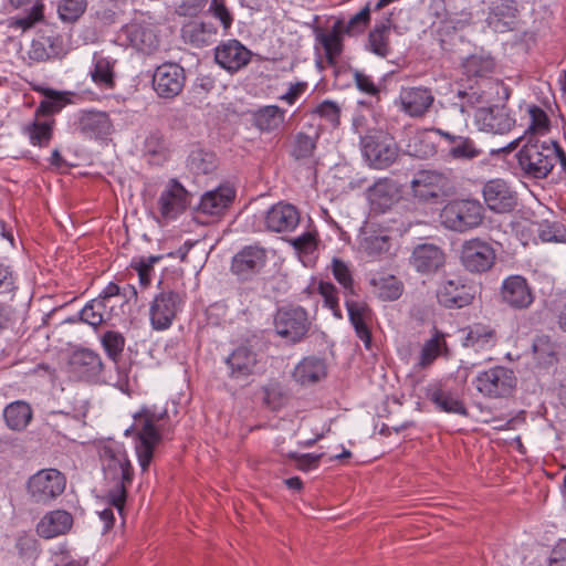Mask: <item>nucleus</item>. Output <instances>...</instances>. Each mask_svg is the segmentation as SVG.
I'll list each match as a JSON object with an SVG mask.
<instances>
[{
    "mask_svg": "<svg viewBox=\"0 0 566 566\" xmlns=\"http://www.w3.org/2000/svg\"><path fill=\"white\" fill-rule=\"evenodd\" d=\"M99 460L105 481L113 484L106 493L107 503L122 514L133 483L134 468L125 448L116 442L101 447Z\"/></svg>",
    "mask_w": 566,
    "mask_h": 566,
    "instance_id": "1",
    "label": "nucleus"
},
{
    "mask_svg": "<svg viewBox=\"0 0 566 566\" xmlns=\"http://www.w3.org/2000/svg\"><path fill=\"white\" fill-rule=\"evenodd\" d=\"M134 423L125 430V436H135V450L142 471H147L154 458L156 446L163 439L165 422L169 419L167 410L157 412L149 407H142L133 416Z\"/></svg>",
    "mask_w": 566,
    "mask_h": 566,
    "instance_id": "2",
    "label": "nucleus"
},
{
    "mask_svg": "<svg viewBox=\"0 0 566 566\" xmlns=\"http://www.w3.org/2000/svg\"><path fill=\"white\" fill-rule=\"evenodd\" d=\"M556 142H541L531 136L517 153V163L525 176L546 178L555 166Z\"/></svg>",
    "mask_w": 566,
    "mask_h": 566,
    "instance_id": "3",
    "label": "nucleus"
},
{
    "mask_svg": "<svg viewBox=\"0 0 566 566\" xmlns=\"http://www.w3.org/2000/svg\"><path fill=\"white\" fill-rule=\"evenodd\" d=\"M484 219L483 206L474 199H454L440 212L441 224L451 231L467 232L478 228Z\"/></svg>",
    "mask_w": 566,
    "mask_h": 566,
    "instance_id": "4",
    "label": "nucleus"
},
{
    "mask_svg": "<svg viewBox=\"0 0 566 566\" xmlns=\"http://www.w3.org/2000/svg\"><path fill=\"white\" fill-rule=\"evenodd\" d=\"M410 189L418 201L433 203L455 192L450 174L439 170H419L410 182Z\"/></svg>",
    "mask_w": 566,
    "mask_h": 566,
    "instance_id": "5",
    "label": "nucleus"
},
{
    "mask_svg": "<svg viewBox=\"0 0 566 566\" xmlns=\"http://www.w3.org/2000/svg\"><path fill=\"white\" fill-rule=\"evenodd\" d=\"M360 147L369 166L386 169L398 158L399 148L395 139L384 130H371L360 136Z\"/></svg>",
    "mask_w": 566,
    "mask_h": 566,
    "instance_id": "6",
    "label": "nucleus"
},
{
    "mask_svg": "<svg viewBox=\"0 0 566 566\" xmlns=\"http://www.w3.org/2000/svg\"><path fill=\"white\" fill-rule=\"evenodd\" d=\"M66 488L65 475L56 469H42L31 475L27 482V492L33 503L49 505Z\"/></svg>",
    "mask_w": 566,
    "mask_h": 566,
    "instance_id": "7",
    "label": "nucleus"
},
{
    "mask_svg": "<svg viewBox=\"0 0 566 566\" xmlns=\"http://www.w3.org/2000/svg\"><path fill=\"white\" fill-rule=\"evenodd\" d=\"M476 390L486 398H503L512 394L516 385V377L512 369L494 366L481 371L473 380Z\"/></svg>",
    "mask_w": 566,
    "mask_h": 566,
    "instance_id": "8",
    "label": "nucleus"
},
{
    "mask_svg": "<svg viewBox=\"0 0 566 566\" xmlns=\"http://www.w3.org/2000/svg\"><path fill=\"white\" fill-rule=\"evenodd\" d=\"M63 35L52 27L38 30L27 52L31 62L41 63L62 59L66 54Z\"/></svg>",
    "mask_w": 566,
    "mask_h": 566,
    "instance_id": "9",
    "label": "nucleus"
},
{
    "mask_svg": "<svg viewBox=\"0 0 566 566\" xmlns=\"http://www.w3.org/2000/svg\"><path fill=\"white\" fill-rule=\"evenodd\" d=\"M274 327L282 338L298 343L310 329L307 312L301 306H282L274 316Z\"/></svg>",
    "mask_w": 566,
    "mask_h": 566,
    "instance_id": "10",
    "label": "nucleus"
},
{
    "mask_svg": "<svg viewBox=\"0 0 566 566\" xmlns=\"http://www.w3.org/2000/svg\"><path fill=\"white\" fill-rule=\"evenodd\" d=\"M184 298L175 291H161L153 300L149 308L151 327L155 331H166L181 310Z\"/></svg>",
    "mask_w": 566,
    "mask_h": 566,
    "instance_id": "11",
    "label": "nucleus"
},
{
    "mask_svg": "<svg viewBox=\"0 0 566 566\" xmlns=\"http://www.w3.org/2000/svg\"><path fill=\"white\" fill-rule=\"evenodd\" d=\"M495 250L479 238L467 240L461 247V263L470 273H484L492 269L495 262Z\"/></svg>",
    "mask_w": 566,
    "mask_h": 566,
    "instance_id": "12",
    "label": "nucleus"
},
{
    "mask_svg": "<svg viewBox=\"0 0 566 566\" xmlns=\"http://www.w3.org/2000/svg\"><path fill=\"white\" fill-rule=\"evenodd\" d=\"M268 253L259 243L243 247L231 260V272L241 281L252 280L264 268Z\"/></svg>",
    "mask_w": 566,
    "mask_h": 566,
    "instance_id": "13",
    "label": "nucleus"
},
{
    "mask_svg": "<svg viewBox=\"0 0 566 566\" xmlns=\"http://www.w3.org/2000/svg\"><path fill=\"white\" fill-rule=\"evenodd\" d=\"M151 83L159 97L171 99L178 96L185 87V70L177 63H164L156 67Z\"/></svg>",
    "mask_w": 566,
    "mask_h": 566,
    "instance_id": "14",
    "label": "nucleus"
},
{
    "mask_svg": "<svg viewBox=\"0 0 566 566\" xmlns=\"http://www.w3.org/2000/svg\"><path fill=\"white\" fill-rule=\"evenodd\" d=\"M501 302L515 311L531 307L535 301V293L527 280L522 275L505 277L500 287Z\"/></svg>",
    "mask_w": 566,
    "mask_h": 566,
    "instance_id": "15",
    "label": "nucleus"
},
{
    "mask_svg": "<svg viewBox=\"0 0 566 566\" xmlns=\"http://www.w3.org/2000/svg\"><path fill=\"white\" fill-rule=\"evenodd\" d=\"M473 117L478 129L485 133L503 135L515 126V119L504 105L476 107Z\"/></svg>",
    "mask_w": 566,
    "mask_h": 566,
    "instance_id": "16",
    "label": "nucleus"
},
{
    "mask_svg": "<svg viewBox=\"0 0 566 566\" xmlns=\"http://www.w3.org/2000/svg\"><path fill=\"white\" fill-rule=\"evenodd\" d=\"M482 196L486 207L496 213L511 212L517 206V195L501 178L488 180L482 187Z\"/></svg>",
    "mask_w": 566,
    "mask_h": 566,
    "instance_id": "17",
    "label": "nucleus"
},
{
    "mask_svg": "<svg viewBox=\"0 0 566 566\" xmlns=\"http://www.w3.org/2000/svg\"><path fill=\"white\" fill-rule=\"evenodd\" d=\"M189 197V192L177 179H170L157 201L161 218L174 220L184 213L190 203Z\"/></svg>",
    "mask_w": 566,
    "mask_h": 566,
    "instance_id": "18",
    "label": "nucleus"
},
{
    "mask_svg": "<svg viewBox=\"0 0 566 566\" xmlns=\"http://www.w3.org/2000/svg\"><path fill=\"white\" fill-rule=\"evenodd\" d=\"M315 50L322 49L328 65L335 66L344 52V35L339 22L327 29L319 25L313 28Z\"/></svg>",
    "mask_w": 566,
    "mask_h": 566,
    "instance_id": "19",
    "label": "nucleus"
},
{
    "mask_svg": "<svg viewBox=\"0 0 566 566\" xmlns=\"http://www.w3.org/2000/svg\"><path fill=\"white\" fill-rule=\"evenodd\" d=\"M518 13L515 0H496L490 6L485 22L496 33L514 31L518 27Z\"/></svg>",
    "mask_w": 566,
    "mask_h": 566,
    "instance_id": "20",
    "label": "nucleus"
},
{
    "mask_svg": "<svg viewBox=\"0 0 566 566\" xmlns=\"http://www.w3.org/2000/svg\"><path fill=\"white\" fill-rule=\"evenodd\" d=\"M252 53L238 40L221 42L214 49V61L229 73H235L247 66Z\"/></svg>",
    "mask_w": 566,
    "mask_h": 566,
    "instance_id": "21",
    "label": "nucleus"
},
{
    "mask_svg": "<svg viewBox=\"0 0 566 566\" xmlns=\"http://www.w3.org/2000/svg\"><path fill=\"white\" fill-rule=\"evenodd\" d=\"M76 129L87 138H105L113 132V123L108 113L96 109H83L77 114Z\"/></svg>",
    "mask_w": 566,
    "mask_h": 566,
    "instance_id": "22",
    "label": "nucleus"
},
{
    "mask_svg": "<svg viewBox=\"0 0 566 566\" xmlns=\"http://www.w3.org/2000/svg\"><path fill=\"white\" fill-rule=\"evenodd\" d=\"M70 373L82 380H94L103 370V363L97 353L87 348L74 350L69 359Z\"/></svg>",
    "mask_w": 566,
    "mask_h": 566,
    "instance_id": "23",
    "label": "nucleus"
},
{
    "mask_svg": "<svg viewBox=\"0 0 566 566\" xmlns=\"http://www.w3.org/2000/svg\"><path fill=\"white\" fill-rule=\"evenodd\" d=\"M120 36L138 52L151 54L159 46V40L149 24L132 22L124 25Z\"/></svg>",
    "mask_w": 566,
    "mask_h": 566,
    "instance_id": "24",
    "label": "nucleus"
},
{
    "mask_svg": "<svg viewBox=\"0 0 566 566\" xmlns=\"http://www.w3.org/2000/svg\"><path fill=\"white\" fill-rule=\"evenodd\" d=\"M434 97L427 87H402L399 93L401 111L410 117H422L431 107Z\"/></svg>",
    "mask_w": 566,
    "mask_h": 566,
    "instance_id": "25",
    "label": "nucleus"
},
{
    "mask_svg": "<svg viewBox=\"0 0 566 566\" xmlns=\"http://www.w3.org/2000/svg\"><path fill=\"white\" fill-rule=\"evenodd\" d=\"M300 223V212L291 203L279 202L265 213L264 224L271 232L293 231Z\"/></svg>",
    "mask_w": 566,
    "mask_h": 566,
    "instance_id": "26",
    "label": "nucleus"
},
{
    "mask_svg": "<svg viewBox=\"0 0 566 566\" xmlns=\"http://www.w3.org/2000/svg\"><path fill=\"white\" fill-rule=\"evenodd\" d=\"M367 199L371 210L386 212L398 198V186L390 178H379L367 189Z\"/></svg>",
    "mask_w": 566,
    "mask_h": 566,
    "instance_id": "27",
    "label": "nucleus"
},
{
    "mask_svg": "<svg viewBox=\"0 0 566 566\" xmlns=\"http://www.w3.org/2000/svg\"><path fill=\"white\" fill-rule=\"evenodd\" d=\"M73 516L65 510H54L44 514L36 525L38 534L45 539L66 534L73 526Z\"/></svg>",
    "mask_w": 566,
    "mask_h": 566,
    "instance_id": "28",
    "label": "nucleus"
},
{
    "mask_svg": "<svg viewBox=\"0 0 566 566\" xmlns=\"http://www.w3.org/2000/svg\"><path fill=\"white\" fill-rule=\"evenodd\" d=\"M410 263L420 273H434L444 264V253L434 244H419L413 249Z\"/></svg>",
    "mask_w": 566,
    "mask_h": 566,
    "instance_id": "29",
    "label": "nucleus"
},
{
    "mask_svg": "<svg viewBox=\"0 0 566 566\" xmlns=\"http://www.w3.org/2000/svg\"><path fill=\"white\" fill-rule=\"evenodd\" d=\"M232 379H242L251 376L258 364V354L248 346H239L227 358Z\"/></svg>",
    "mask_w": 566,
    "mask_h": 566,
    "instance_id": "30",
    "label": "nucleus"
},
{
    "mask_svg": "<svg viewBox=\"0 0 566 566\" xmlns=\"http://www.w3.org/2000/svg\"><path fill=\"white\" fill-rule=\"evenodd\" d=\"M346 307L356 336L364 343L366 348H369L371 344L369 324L373 318L370 307L366 303L355 301H346Z\"/></svg>",
    "mask_w": 566,
    "mask_h": 566,
    "instance_id": "31",
    "label": "nucleus"
},
{
    "mask_svg": "<svg viewBox=\"0 0 566 566\" xmlns=\"http://www.w3.org/2000/svg\"><path fill=\"white\" fill-rule=\"evenodd\" d=\"M439 303L447 308H462L473 301L471 287L458 281H447L438 291Z\"/></svg>",
    "mask_w": 566,
    "mask_h": 566,
    "instance_id": "32",
    "label": "nucleus"
},
{
    "mask_svg": "<svg viewBox=\"0 0 566 566\" xmlns=\"http://www.w3.org/2000/svg\"><path fill=\"white\" fill-rule=\"evenodd\" d=\"M234 197L235 191L232 187L220 186L201 197L198 210L208 216H220L228 209Z\"/></svg>",
    "mask_w": 566,
    "mask_h": 566,
    "instance_id": "33",
    "label": "nucleus"
},
{
    "mask_svg": "<svg viewBox=\"0 0 566 566\" xmlns=\"http://www.w3.org/2000/svg\"><path fill=\"white\" fill-rule=\"evenodd\" d=\"M115 65L116 60L104 56L102 53H94L93 66L90 71L93 83L102 90H114L116 86Z\"/></svg>",
    "mask_w": 566,
    "mask_h": 566,
    "instance_id": "34",
    "label": "nucleus"
},
{
    "mask_svg": "<svg viewBox=\"0 0 566 566\" xmlns=\"http://www.w3.org/2000/svg\"><path fill=\"white\" fill-rule=\"evenodd\" d=\"M559 346L548 335H537L532 344L535 366L539 369L551 368L558 363Z\"/></svg>",
    "mask_w": 566,
    "mask_h": 566,
    "instance_id": "35",
    "label": "nucleus"
},
{
    "mask_svg": "<svg viewBox=\"0 0 566 566\" xmlns=\"http://www.w3.org/2000/svg\"><path fill=\"white\" fill-rule=\"evenodd\" d=\"M54 126V118H40L34 115L33 120L23 125L21 132L32 146L45 148L53 138Z\"/></svg>",
    "mask_w": 566,
    "mask_h": 566,
    "instance_id": "36",
    "label": "nucleus"
},
{
    "mask_svg": "<svg viewBox=\"0 0 566 566\" xmlns=\"http://www.w3.org/2000/svg\"><path fill=\"white\" fill-rule=\"evenodd\" d=\"M326 375V364L317 357H305L293 371L295 381L302 386L314 385L324 379Z\"/></svg>",
    "mask_w": 566,
    "mask_h": 566,
    "instance_id": "37",
    "label": "nucleus"
},
{
    "mask_svg": "<svg viewBox=\"0 0 566 566\" xmlns=\"http://www.w3.org/2000/svg\"><path fill=\"white\" fill-rule=\"evenodd\" d=\"M392 27L391 14L374 25L369 31L367 42L370 52L380 57H387L391 53L389 34Z\"/></svg>",
    "mask_w": 566,
    "mask_h": 566,
    "instance_id": "38",
    "label": "nucleus"
},
{
    "mask_svg": "<svg viewBox=\"0 0 566 566\" xmlns=\"http://www.w3.org/2000/svg\"><path fill=\"white\" fill-rule=\"evenodd\" d=\"M373 293L382 301H396L403 292V284L390 274L375 273L369 277Z\"/></svg>",
    "mask_w": 566,
    "mask_h": 566,
    "instance_id": "39",
    "label": "nucleus"
},
{
    "mask_svg": "<svg viewBox=\"0 0 566 566\" xmlns=\"http://www.w3.org/2000/svg\"><path fill=\"white\" fill-rule=\"evenodd\" d=\"M285 120V111L277 105H266L252 113V123L260 132L272 133Z\"/></svg>",
    "mask_w": 566,
    "mask_h": 566,
    "instance_id": "40",
    "label": "nucleus"
},
{
    "mask_svg": "<svg viewBox=\"0 0 566 566\" xmlns=\"http://www.w3.org/2000/svg\"><path fill=\"white\" fill-rule=\"evenodd\" d=\"M3 418L10 430L23 431L33 418V410L29 402L17 400L6 406Z\"/></svg>",
    "mask_w": 566,
    "mask_h": 566,
    "instance_id": "41",
    "label": "nucleus"
},
{
    "mask_svg": "<svg viewBox=\"0 0 566 566\" xmlns=\"http://www.w3.org/2000/svg\"><path fill=\"white\" fill-rule=\"evenodd\" d=\"M182 38L195 46L210 44L217 35V28L210 22L191 21L181 29Z\"/></svg>",
    "mask_w": 566,
    "mask_h": 566,
    "instance_id": "42",
    "label": "nucleus"
},
{
    "mask_svg": "<svg viewBox=\"0 0 566 566\" xmlns=\"http://www.w3.org/2000/svg\"><path fill=\"white\" fill-rule=\"evenodd\" d=\"M427 396L440 411L468 416V409L463 401L451 391H447L441 387H433L428 390Z\"/></svg>",
    "mask_w": 566,
    "mask_h": 566,
    "instance_id": "43",
    "label": "nucleus"
},
{
    "mask_svg": "<svg viewBox=\"0 0 566 566\" xmlns=\"http://www.w3.org/2000/svg\"><path fill=\"white\" fill-rule=\"evenodd\" d=\"M44 95L36 107L34 115L40 118H53V116L62 111V108L70 102L66 97L67 93L57 92L52 88L38 90Z\"/></svg>",
    "mask_w": 566,
    "mask_h": 566,
    "instance_id": "44",
    "label": "nucleus"
},
{
    "mask_svg": "<svg viewBox=\"0 0 566 566\" xmlns=\"http://www.w3.org/2000/svg\"><path fill=\"white\" fill-rule=\"evenodd\" d=\"M496 344V333L493 328L484 325H473L470 327L463 345L476 352L490 349Z\"/></svg>",
    "mask_w": 566,
    "mask_h": 566,
    "instance_id": "45",
    "label": "nucleus"
},
{
    "mask_svg": "<svg viewBox=\"0 0 566 566\" xmlns=\"http://www.w3.org/2000/svg\"><path fill=\"white\" fill-rule=\"evenodd\" d=\"M318 138L319 133L316 129H313L312 134L298 132L292 140L290 155L295 160L311 159L314 156Z\"/></svg>",
    "mask_w": 566,
    "mask_h": 566,
    "instance_id": "46",
    "label": "nucleus"
},
{
    "mask_svg": "<svg viewBox=\"0 0 566 566\" xmlns=\"http://www.w3.org/2000/svg\"><path fill=\"white\" fill-rule=\"evenodd\" d=\"M443 352H448L444 334L434 329L431 338L424 342L419 357V366L426 368L430 366Z\"/></svg>",
    "mask_w": 566,
    "mask_h": 566,
    "instance_id": "47",
    "label": "nucleus"
},
{
    "mask_svg": "<svg viewBox=\"0 0 566 566\" xmlns=\"http://www.w3.org/2000/svg\"><path fill=\"white\" fill-rule=\"evenodd\" d=\"M468 76L484 77L495 69V61L490 55L472 54L463 63Z\"/></svg>",
    "mask_w": 566,
    "mask_h": 566,
    "instance_id": "48",
    "label": "nucleus"
},
{
    "mask_svg": "<svg viewBox=\"0 0 566 566\" xmlns=\"http://www.w3.org/2000/svg\"><path fill=\"white\" fill-rule=\"evenodd\" d=\"M144 151L150 160L157 164L167 160L169 157L168 144L160 132H153L146 137Z\"/></svg>",
    "mask_w": 566,
    "mask_h": 566,
    "instance_id": "49",
    "label": "nucleus"
},
{
    "mask_svg": "<svg viewBox=\"0 0 566 566\" xmlns=\"http://www.w3.org/2000/svg\"><path fill=\"white\" fill-rule=\"evenodd\" d=\"M370 4L367 3L358 13L353 15L347 22L337 19L335 22L340 23L342 31L349 36L363 34L370 23Z\"/></svg>",
    "mask_w": 566,
    "mask_h": 566,
    "instance_id": "50",
    "label": "nucleus"
},
{
    "mask_svg": "<svg viewBox=\"0 0 566 566\" xmlns=\"http://www.w3.org/2000/svg\"><path fill=\"white\" fill-rule=\"evenodd\" d=\"M263 403L273 411L282 409L289 401L287 391L279 381H270L262 387Z\"/></svg>",
    "mask_w": 566,
    "mask_h": 566,
    "instance_id": "51",
    "label": "nucleus"
},
{
    "mask_svg": "<svg viewBox=\"0 0 566 566\" xmlns=\"http://www.w3.org/2000/svg\"><path fill=\"white\" fill-rule=\"evenodd\" d=\"M460 140L454 143L453 146L448 147V155L452 159L472 160L482 154V150L478 148L474 140L469 136H461Z\"/></svg>",
    "mask_w": 566,
    "mask_h": 566,
    "instance_id": "52",
    "label": "nucleus"
},
{
    "mask_svg": "<svg viewBox=\"0 0 566 566\" xmlns=\"http://www.w3.org/2000/svg\"><path fill=\"white\" fill-rule=\"evenodd\" d=\"M86 8L87 0H60L57 14L63 22L74 23L84 14Z\"/></svg>",
    "mask_w": 566,
    "mask_h": 566,
    "instance_id": "53",
    "label": "nucleus"
},
{
    "mask_svg": "<svg viewBox=\"0 0 566 566\" xmlns=\"http://www.w3.org/2000/svg\"><path fill=\"white\" fill-rule=\"evenodd\" d=\"M44 19V4L36 1L29 13L21 18H10L8 20V28L27 31L35 25V23Z\"/></svg>",
    "mask_w": 566,
    "mask_h": 566,
    "instance_id": "54",
    "label": "nucleus"
},
{
    "mask_svg": "<svg viewBox=\"0 0 566 566\" xmlns=\"http://www.w3.org/2000/svg\"><path fill=\"white\" fill-rule=\"evenodd\" d=\"M188 166L195 174L208 175L216 169V156L201 149L193 150L189 156Z\"/></svg>",
    "mask_w": 566,
    "mask_h": 566,
    "instance_id": "55",
    "label": "nucleus"
},
{
    "mask_svg": "<svg viewBox=\"0 0 566 566\" xmlns=\"http://www.w3.org/2000/svg\"><path fill=\"white\" fill-rule=\"evenodd\" d=\"M102 345L108 358L117 361L125 347V337L119 332L107 331L102 336Z\"/></svg>",
    "mask_w": 566,
    "mask_h": 566,
    "instance_id": "56",
    "label": "nucleus"
},
{
    "mask_svg": "<svg viewBox=\"0 0 566 566\" xmlns=\"http://www.w3.org/2000/svg\"><path fill=\"white\" fill-rule=\"evenodd\" d=\"M311 114L317 115L333 127H338L340 124V106L329 99H325L317 104Z\"/></svg>",
    "mask_w": 566,
    "mask_h": 566,
    "instance_id": "57",
    "label": "nucleus"
},
{
    "mask_svg": "<svg viewBox=\"0 0 566 566\" xmlns=\"http://www.w3.org/2000/svg\"><path fill=\"white\" fill-rule=\"evenodd\" d=\"M530 125L527 132L532 134L544 135L549 130L551 122L546 112L537 106L531 105L527 108Z\"/></svg>",
    "mask_w": 566,
    "mask_h": 566,
    "instance_id": "58",
    "label": "nucleus"
},
{
    "mask_svg": "<svg viewBox=\"0 0 566 566\" xmlns=\"http://www.w3.org/2000/svg\"><path fill=\"white\" fill-rule=\"evenodd\" d=\"M105 305L96 298L90 301L80 312V319L93 327L99 326L104 321Z\"/></svg>",
    "mask_w": 566,
    "mask_h": 566,
    "instance_id": "59",
    "label": "nucleus"
},
{
    "mask_svg": "<svg viewBox=\"0 0 566 566\" xmlns=\"http://www.w3.org/2000/svg\"><path fill=\"white\" fill-rule=\"evenodd\" d=\"M14 547L22 559H34L39 554V542L30 533H21L15 539Z\"/></svg>",
    "mask_w": 566,
    "mask_h": 566,
    "instance_id": "60",
    "label": "nucleus"
},
{
    "mask_svg": "<svg viewBox=\"0 0 566 566\" xmlns=\"http://www.w3.org/2000/svg\"><path fill=\"white\" fill-rule=\"evenodd\" d=\"M317 291L322 295L325 306L332 311L335 317L340 318L342 310L338 303V291L336 286L331 282L321 281Z\"/></svg>",
    "mask_w": 566,
    "mask_h": 566,
    "instance_id": "61",
    "label": "nucleus"
},
{
    "mask_svg": "<svg viewBox=\"0 0 566 566\" xmlns=\"http://www.w3.org/2000/svg\"><path fill=\"white\" fill-rule=\"evenodd\" d=\"M471 18V12L465 10L461 11L460 18H457L454 14L448 13L444 19L439 21L437 31L440 34H450L453 31L462 29L464 24L470 22Z\"/></svg>",
    "mask_w": 566,
    "mask_h": 566,
    "instance_id": "62",
    "label": "nucleus"
},
{
    "mask_svg": "<svg viewBox=\"0 0 566 566\" xmlns=\"http://www.w3.org/2000/svg\"><path fill=\"white\" fill-rule=\"evenodd\" d=\"M332 271L335 280L344 287L345 291L353 293V275L348 265L340 259H333Z\"/></svg>",
    "mask_w": 566,
    "mask_h": 566,
    "instance_id": "63",
    "label": "nucleus"
},
{
    "mask_svg": "<svg viewBox=\"0 0 566 566\" xmlns=\"http://www.w3.org/2000/svg\"><path fill=\"white\" fill-rule=\"evenodd\" d=\"M208 12L218 19L224 30H229L233 23V15L226 6V0H211Z\"/></svg>",
    "mask_w": 566,
    "mask_h": 566,
    "instance_id": "64",
    "label": "nucleus"
}]
</instances>
